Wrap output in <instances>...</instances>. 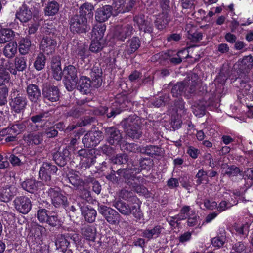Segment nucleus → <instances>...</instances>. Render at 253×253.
Instances as JSON below:
<instances>
[{
  "label": "nucleus",
  "instance_id": "19",
  "mask_svg": "<svg viewBox=\"0 0 253 253\" xmlns=\"http://www.w3.org/2000/svg\"><path fill=\"white\" fill-rule=\"evenodd\" d=\"M134 21L137 23L140 30L148 33H151L152 32V22L148 17L145 18L144 15H139L134 17Z\"/></svg>",
  "mask_w": 253,
  "mask_h": 253
},
{
  "label": "nucleus",
  "instance_id": "1",
  "mask_svg": "<svg viewBox=\"0 0 253 253\" xmlns=\"http://www.w3.org/2000/svg\"><path fill=\"white\" fill-rule=\"evenodd\" d=\"M139 122L138 117L134 115L125 119L122 122L126 134L133 139H139L142 135Z\"/></svg>",
  "mask_w": 253,
  "mask_h": 253
},
{
  "label": "nucleus",
  "instance_id": "28",
  "mask_svg": "<svg viewBox=\"0 0 253 253\" xmlns=\"http://www.w3.org/2000/svg\"><path fill=\"white\" fill-rule=\"evenodd\" d=\"M16 18L21 22H27L32 17L31 11L25 5H23L16 13Z\"/></svg>",
  "mask_w": 253,
  "mask_h": 253
},
{
  "label": "nucleus",
  "instance_id": "31",
  "mask_svg": "<svg viewBox=\"0 0 253 253\" xmlns=\"http://www.w3.org/2000/svg\"><path fill=\"white\" fill-rule=\"evenodd\" d=\"M106 30V26L103 24H98L95 25L92 30L91 36L93 39L103 41L102 38Z\"/></svg>",
  "mask_w": 253,
  "mask_h": 253
},
{
  "label": "nucleus",
  "instance_id": "60",
  "mask_svg": "<svg viewBox=\"0 0 253 253\" xmlns=\"http://www.w3.org/2000/svg\"><path fill=\"white\" fill-rule=\"evenodd\" d=\"M52 69L53 71V75L55 79L56 80H60L62 76L64 73L60 64H52Z\"/></svg>",
  "mask_w": 253,
  "mask_h": 253
},
{
  "label": "nucleus",
  "instance_id": "3",
  "mask_svg": "<svg viewBox=\"0 0 253 253\" xmlns=\"http://www.w3.org/2000/svg\"><path fill=\"white\" fill-rule=\"evenodd\" d=\"M53 174L59 175L57 167L50 163L43 162L39 172L40 178L48 184L51 181V175Z\"/></svg>",
  "mask_w": 253,
  "mask_h": 253
},
{
  "label": "nucleus",
  "instance_id": "63",
  "mask_svg": "<svg viewBox=\"0 0 253 253\" xmlns=\"http://www.w3.org/2000/svg\"><path fill=\"white\" fill-rule=\"evenodd\" d=\"M103 41L93 39L90 45V50L92 52H98L100 51L103 48Z\"/></svg>",
  "mask_w": 253,
  "mask_h": 253
},
{
  "label": "nucleus",
  "instance_id": "32",
  "mask_svg": "<svg viewBox=\"0 0 253 253\" xmlns=\"http://www.w3.org/2000/svg\"><path fill=\"white\" fill-rule=\"evenodd\" d=\"M94 7L89 3H85L82 5L80 8L79 15H83L87 18H90L93 16Z\"/></svg>",
  "mask_w": 253,
  "mask_h": 253
},
{
  "label": "nucleus",
  "instance_id": "22",
  "mask_svg": "<svg viewBox=\"0 0 253 253\" xmlns=\"http://www.w3.org/2000/svg\"><path fill=\"white\" fill-rule=\"evenodd\" d=\"M78 205L85 221L89 223H93L95 221L97 215L96 210L88 206H82L79 203Z\"/></svg>",
  "mask_w": 253,
  "mask_h": 253
},
{
  "label": "nucleus",
  "instance_id": "9",
  "mask_svg": "<svg viewBox=\"0 0 253 253\" xmlns=\"http://www.w3.org/2000/svg\"><path fill=\"white\" fill-rule=\"evenodd\" d=\"M52 204L56 208H65L68 205V199L62 192L54 188H50L48 191Z\"/></svg>",
  "mask_w": 253,
  "mask_h": 253
},
{
  "label": "nucleus",
  "instance_id": "18",
  "mask_svg": "<svg viewBox=\"0 0 253 253\" xmlns=\"http://www.w3.org/2000/svg\"><path fill=\"white\" fill-rule=\"evenodd\" d=\"M114 103L122 111L130 109L132 106H133L132 98L129 95H118Z\"/></svg>",
  "mask_w": 253,
  "mask_h": 253
},
{
  "label": "nucleus",
  "instance_id": "12",
  "mask_svg": "<svg viewBox=\"0 0 253 253\" xmlns=\"http://www.w3.org/2000/svg\"><path fill=\"white\" fill-rule=\"evenodd\" d=\"M141 169L137 168L132 164L130 165L127 164V167L123 169H119L117 171L116 174L120 177H123L126 182L132 178H134L135 175L140 172Z\"/></svg>",
  "mask_w": 253,
  "mask_h": 253
},
{
  "label": "nucleus",
  "instance_id": "37",
  "mask_svg": "<svg viewBox=\"0 0 253 253\" xmlns=\"http://www.w3.org/2000/svg\"><path fill=\"white\" fill-rule=\"evenodd\" d=\"M66 180H68L76 189H81L84 186L85 182L76 174H72Z\"/></svg>",
  "mask_w": 253,
  "mask_h": 253
},
{
  "label": "nucleus",
  "instance_id": "24",
  "mask_svg": "<svg viewBox=\"0 0 253 253\" xmlns=\"http://www.w3.org/2000/svg\"><path fill=\"white\" fill-rule=\"evenodd\" d=\"M91 88L92 85L90 79L85 76L81 77L78 83L77 89L82 93L87 94L91 92Z\"/></svg>",
  "mask_w": 253,
  "mask_h": 253
},
{
  "label": "nucleus",
  "instance_id": "49",
  "mask_svg": "<svg viewBox=\"0 0 253 253\" xmlns=\"http://www.w3.org/2000/svg\"><path fill=\"white\" fill-rule=\"evenodd\" d=\"M170 100L169 96L168 94H165L164 95L160 96L156 98L152 103L153 106L156 107H160L165 106L168 103Z\"/></svg>",
  "mask_w": 253,
  "mask_h": 253
},
{
  "label": "nucleus",
  "instance_id": "52",
  "mask_svg": "<svg viewBox=\"0 0 253 253\" xmlns=\"http://www.w3.org/2000/svg\"><path fill=\"white\" fill-rule=\"evenodd\" d=\"M52 227H56L61 224V220L55 212L50 213L46 222Z\"/></svg>",
  "mask_w": 253,
  "mask_h": 253
},
{
  "label": "nucleus",
  "instance_id": "33",
  "mask_svg": "<svg viewBox=\"0 0 253 253\" xmlns=\"http://www.w3.org/2000/svg\"><path fill=\"white\" fill-rule=\"evenodd\" d=\"M50 112V111L40 112L31 117L30 120L34 124L44 122L47 118L51 117Z\"/></svg>",
  "mask_w": 253,
  "mask_h": 253
},
{
  "label": "nucleus",
  "instance_id": "53",
  "mask_svg": "<svg viewBox=\"0 0 253 253\" xmlns=\"http://www.w3.org/2000/svg\"><path fill=\"white\" fill-rule=\"evenodd\" d=\"M78 79H70L69 78H65L64 84L66 88L69 91H72L76 88H77L78 83Z\"/></svg>",
  "mask_w": 253,
  "mask_h": 253
},
{
  "label": "nucleus",
  "instance_id": "59",
  "mask_svg": "<svg viewBox=\"0 0 253 253\" xmlns=\"http://www.w3.org/2000/svg\"><path fill=\"white\" fill-rule=\"evenodd\" d=\"M122 149L129 152H140L141 148L134 143H126L122 146Z\"/></svg>",
  "mask_w": 253,
  "mask_h": 253
},
{
  "label": "nucleus",
  "instance_id": "34",
  "mask_svg": "<svg viewBox=\"0 0 253 253\" xmlns=\"http://www.w3.org/2000/svg\"><path fill=\"white\" fill-rule=\"evenodd\" d=\"M185 88L186 86L184 81L177 82L172 87L171 93L173 97L178 98V97L181 96L183 93H186V91H185Z\"/></svg>",
  "mask_w": 253,
  "mask_h": 253
},
{
  "label": "nucleus",
  "instance_id": "40",
  "mask_svg": "<svg viewBox=\"0 0 253 253\" xmlns=\"http://www.w3.org/2000/svg\"><path fill=\"white\" fill-rule=\"evenodd\" d=\"M140 152L149 156H153L154 155H160L161 149L156 146L149 145L141 148Z\"/></svg>",
  "mask_w": 253,
  "mask_h": 253
},
{
  "label": "nucleus",
  "instance_id": "47",
  "mask_svg": "<svg viewBox=\"0 0 253 253\" xmlns=\"http://www.w3.org/2000/svg\"><path fill=\"white\" fill-rule=\"evenodd\" d=\"M10 80V76L7 69L3 68L2 64H0V86L8 83Z\"/></svg>",
  "mask_w": 253,
  "mask_h": 253
},
{
  "label": "nucleus",
  "instance_id": "51",
  "mask_svg": "<svg viewBox=\"0 0 253 253\" xmlns=\"http://www.w3.org/2000/svg\"><path fill=\"white\" fill-rule=\"evenodd\" d=\"M9 89L7 86L0 87V106H6Z\"/></svg>",
  "mask_w": 253,
  "mask_h": 253
},
{
  "label": "nucleus",
  "instance_id": "55",
  "mask_svg": "<svg viewBox=\"0 0 253 253\" xmlns=\"http://www.w3.org/2000/svg\"><path fill=\"white\" fill-rule=\"evenodd\" d=\"M122 112L121 109L114 103L111 107H108L106 117L108 119L114 118Z\"/></svg>",
  "mask_w": 253,
  "mask_h": 253
},
{
  "label": "nucleus",
  "instance_id": "27",
  "mask_svg": "<svg viewBox=\"0 0 253 253\" xmlns=\"http://www.w3.org/2000/svg\"><path fill=\"white\" fill-rule=\"evenodd\" d=\"M41 185V182L34 179H28L23 181L21 184V186L23 189L31 193H34L37 191L39 187Z\"/></svg>",
  "mask_w": 253,
  "mask_h": 253
},
{
  "label": "nucleus",
  "instance_id": "2",
  "mask_svg": "<svg viewBox=\"0 0 253 253\" xmlns=\"http://www.w3.org/2000/svg\"><path fill=\"white\" fill-rule=\"evenodd\" d=\"M28 100L25 95L19 90L13 89L9 99L11 109L16 113L23 112L27 105Z\"/></svg>",
  "mask_w": 253,
  "mask_h": 253
},
{
  "label": "nucleus",
  "instance_id": "41",
  "mask_svg": "<svg viewBox=\"0 0 253 253\" xmlns=\"http://www.w3.org/2000/svg\"><path fill=\"white\" fill-rule=\"evenodd\" d=\"M16 42H12L7 44L4 49V54L8 58L12 57L17 52Z\"/></svg>",
  "mask_w": 253,
  "mask_h": 253
},
{
  "label": "nucleus",
  "instance_id": "48",
  "mask_svg": "<svg viewBox=\"0 0 253 253\" xmlns=\"http://www.w3.org/2000/svg\"><path fill=\"white\" fill-rule=\"evenodd\" d=\"M243 178L246 181L245 184L246 187L252 186L253 184V168L248 169L245 171Z\"/></svg>",
  "mask_w": 253,
  "mask_h": 253
},
{
  "label": "nucleus",
  "instance_id": "57",
  "mask_svg": "<svg viewBox=\"0 0 253 253\" xmlns=\"http://www.w3.org/2000/svg\"><path fill=\"white\" fill-rule=\"evenodd\" d=\"M187 225L189 227H194L196 226L197 228L198 227L201 228L200 217L198 215L195 214H191L187 219Z\"/></svg>",
  "mask_w": 253,
  "mask_h": 253
},
{
  "label": "nucleus",
  "instance_id": "14",
  "mask_svg": "<svg viewBox=\"0 0 253 253\" xmlns=\"http://www.w3.org/2000/svg\"><path fill=\"white\" fill-rule=\"evenodd\" d=\"M14 203L15 209L22 214L28 213L31 209V202L27 197H17L14 200Z\"/></svg>",
  "mask_w": 253,
  "mask_h": 253
},
{
  "label": "nucleus",
  "instance_id": "10",
  "mask_svg": "<svg viewBox=\"0 0 253 253\" xmlns=\"http://www.w3.org/2000/svg\"><path fill=\"white\" fill-rule=\"evenodd\" d=\"M112 11L113 15L116 16L119 13H124L129 11L134 6L135 0H130L128 3L126 4L125 0H113Z\"/></svg>",
  "mask_w": 253,
  "mask_h": 253
},
{
  "label": "nucleus",
  "instance_id": "39",
  "mask_svg": "<svg viewBox=\"0 0 253 253\" xmlns=\"http://www.w3.org/2000/svg\"><path fill=\"white\" fill-rule=\"evenodd\" d=\"M59 9V4L55 1L48 2L45 8V15L53 16L57 14Z\"/></svg>",
  "mask_w": 253,
  "mask_h": 253
},
{
  "label": "nucleus",
  "instance_id": "8",
  "mask_svg": "<svg viewBox=\"0 0 253 253\" xmlns=\"http://www.w3.org/2000/svg\"><path fill=\"white\" fill-rule=\"evenodd\" d=\"M103 137L102 132L99 130L90 131L87 132L82 139L84 147L91 148L96 146Z\"/></svg>",
  "mask_w": 253,
  "mask_h": 253
},
{
  "label": "nucleus",
  "instance_id": "25",
  "mask_svg": "<svg viewBox=\"0 0 253 253\" xmlns=\"http://www.w3.org/2000/svg\"><path fill=\"white\" fill-rule=\"evenodd\" d=\"M19 148H15L12 150V153L7 152L6 153L5 158L6 159H9L11 164L14 166H19L23 164L21 162V158L23 155L18 153Z\"/></svg>",
  "mask_w": 253,
  "mask_h": 253
},
{
  "label": "nucleus",
  "instance_id": "5",
  "mask_svg": "<svg viewBox=\"0 0 253 253\" xmlns=\"http://www.w3.org/2000/svg\"><path fill=\"white\" fill-rule=\"evenodd\" d=\"M106 141L111 145H120L123 139L120 130L114 126L103 127L102 128Z\"/></svg>",
  "mask_w": 253,
  "mask_h": 253
},
{
  "label": "nucleus",
  "instance_id": "16",
  "mask_svg": "<svg viewBox=\"0 0 253 253\" xmlns=\"http://www.w3.org/2000/svg\"><path fill=\"white\" fill-rule=\"evenodd\" d=\"M70 152L67 148L59 150L52 154L53 160L60 167H64L70 160Z\"/></svg>",
  "mask_w": 253,
  "mask_h": 253
},
{
  "label": "nucleus",
  "instance_id": "44",
  "mask_svg": "<svg viewBox=\"0 0 253 253\" xmlns=\"http://www.w3.org/2000/svg\"><path fill=\"white\" fill-rule=\"evenodd\" d=\"M187 49H183L179 51L174 57L169 58V61L172 63H180L181 62H185L183 59L187 58L189 55Z\"/></svg>",
  "mask_w": 253,
  "mask_h": 253
},
{
  "label": "nucleus",
  "instance_id": "64",
  "mask_svg": "<svg viewBox=\"0 0 253 253\" xmlns=\"http://www.w3.org/2000/svg\"><path fill=\"white\" fill-rule=\"evenodd\" d=\"M127 45L130 47L131 52L135 51L140 45V41L137 37H133L127 43Z\"/></svg>",
  "mask_w": 253,
  "mask_h": 253
},
{
  "label": "nucleus",
  "instance_id": "13",
  "mask_svg": "<svg viewBox=\"0 0 253 253\" xmlns=\"http://www.w3.org/2000/svg\"><path fill=\"white\" fill-rule=\"evenodd\" d=\"M42 95L45 102L47 101L54 102L59 99L60 92L57 86L54 85H46L42 89Z\"/></svg>",
  "mask_w": 253,
  "mask_h": 253
},
{
  "label": "nucleus",
  "instance_id": "21",
  "mask_svg": "<svg viewBox=\"0 0 253 253\" xmlns=\"http://www.w3.org/2000/svg\"><path fill=\"white\" fill-rule=\"evenodd\" d=\"M163 227L160 225H156L153 228L149 227L146 229L142 230V236L148 241L156 239L159 237L162 231Z\"/></svg>",
  "mask_w": 253,
  "mask_h": 253
},
{
  "label": "nucleus",
  "instance_id": "62",
  "mask_svg": "<svg viewBox=\"0 0 253 253\" xmlns=\"http://www.w3.org/2000/svg\"><path fill=\"white\" fill-rule=\"evenodd\" d=\"M45 209H39L37 211V218L41 223H46L49 214Z\"/></svg>",
  "mask_w": 253,
  "mask_h": 253
},
{
  "label": "nucleus",
  "instance_id": "42",
  "mask_svg": "<svg viewBox=\"0 0 253 253\" xmlns=\"http://www.w3.org/2000/svg\"><path fill=\"white\" fill-rule=\"evenodd\" d=\"M235 65H237V67H236V69H238V70L237 71V74H238V76H237L235 74V70H232L231 74H234V76L236 78L242 77V74H246V73H248L249 72L250 70V66L251 67L253 66V64H249L247 66V68H246L247 64H235L234 65V69H236Z\"/></svg>",
  "mask_w": 253,
  "mask_h": 253
},
{
  "label": "nucleus",
  "instance_id": "11",
  "mask_svg": "<svg viewBox=\"0 0 253 253\" xmlns=\"http://www.w3.org/2000/svg\"><path fill=\"white\" fill-rule=\"evenodd\" d=\"M133 27L129 24L118 25L114 29V37L119 41H124L132 34Z\"/></svg>",
  "mask_w": 253,
  "mask_h": 253
},
{
  "label": "nucleus",
  "instance_id": "7",
  "mask_svg": "<svg viewBox=\"0 0 253 253\" xmlns=\"http://www.w3.org/2000/svg\"><path fill=\"white\" fill-rule=\"evenodd\" d=\"M57 46V41L53 34L44 36L41 41L40 48L47 54H52Z\"/></svg>",
  "mask_w": 253,
  "mask_h": 253
},
{
  "label": "nucleus",
  "instance_id": "17",
  "mask_svg": "<svg viewBox=\"0 0 253 253\" xmlns=\"http://www.w3.org/2000/svg\"><path fill=\"white\" fill-rule=\"evenodd\" d=\"M200 80L198 76L195 73H191L188 75L184 80L186 86L185 91L188 93H194L196 92L197 87L200 84Z\"/></svg>",
  "mask_w": 253,
  "mask_h": 253
},
{
  "label": "nucleus",
  "instance_id": "23",
  "mask_svg": "<svg viewBox=\"0 0 253 253\" xmlns=\"http://www.w3.org/2000/svg\"><path fill=\"white\" fill-rule=\"evenodd\" d=\"M26 91L29 100L34 103L38 102L40 100L41 95L39 87L34 84H30L27 86Z\"/></svg>",
  "mask_w": 253,
  "mask_h": 253
},
{
  "label": "nucleus",
  "instance_id": "6",
  "mask_svg": "<svg viewBox=\"0 0 253 253\" xmlns=\"http://www.w3.org/2000/svg\"><path fill=\"white\" fill-rule=\"evenodd\" d=\"M87 28V18L76 14L70 18V28L73 32L84 33Z\"/></svg>",
  "mask_w": 253,
  "mask_h": 253
},
{
  "label": "nucleus",
  "instance_id": "20",
  "mask_svg": "<svg viewBox=\"0 0 253 253\" xmlns=\"http://www.w3.org/2000/svg\"><path fill=\"white\" fill-rule=\"evenodd\" d=\"M112 15H113L112 6L105 5L96 10L95 18L97 22L101 23L107 21Z\"/></svg>",
  "mask_w": 253,
  "mask_h": 253
},
{
  "label": "nucleus",
  "instance_id": "15",
  "mask_svg": "<svg viewBox=\"0 0 253 253\" xmlns=\"http://www.w3.org/2000/svg\"><path fill=\"white\" fill-rule=\"evenodd\" d=\"M17 189L13 185H6L0 188V201L8 202L16 195Z\"/></svg>",
  "mask_w": 253,
  "mask_h": 253
},
{
  "label": "nucleus",
  "instance_id": "50",
  "mask_svg": "<svg viewBox=\"0 0 253 253\" xmlns=\"http://www.w3.org/2000/svg\"><path fill=\"white\" fill-rule=\"evenodd\" d=\"M63 72L65 74V78H69L70 79H78L77 73V71L75 67L72 65H69L68 66L66 67Z\"/></svg>",
  "mask_w": 253,
  "mask_h": 253
},
{
  "label": "nucleus",
  "instance_id": "29",
  "mask_svg": "<svg viewBox=\"0 0 253 253\" xmlns=\"http://www.w3.org/2000/svg\"><path fill=\"white\" fill-rule=\"evenodd\" d=\"M112 206L116 208L121 214L126 216L130 215L131 206L121 200H116L113 202Z\"/></svg>",
  "mask_w": 253,
  "mask_h": 253
},
{
  "label": "nucleus",
  "instance_id": "45",
  "mask_svg": "<svg viewBox=\"0 0 253 253\" xmlns=\"http://www.w3.org/2000/svg\"><path fill=\"white\" fill-rule=\"evenodd\" d=\"M169 18L168 17V13L163 12L160 16L159 18H157L156 20V24L159 29H163L169 23Z\"/></svg>",
  "mask_w": 253,
  "mask_h": 253
},
{
  "label": "nucleus",
  "instance_id": "38",
  "mask_svg": "<svg viewBox=\"0 0 253 253\" xmlns=\"http://www.w3.org/2000/svg\"><path fill=\"white\" fill-rule=\"evenodd\" d=\"M14 32L9 29H3L0 30V43H4L9 42L14 37Z\"/></svg>",
  "mask_w": 253,
  "mask_h": 253
},
{
  "label": "nucleus",
  "instance_id": "26",
  "mask_svg": "<svg viewBox=\"0 0 253 253\" xmlns=\"http://www.w3.org/2000/svg\"><path fill=\"white\" fill-rule=\"evenodd\" d=\"M43 133L42 132H32L24 135V140L30 145H38L43 140Z\"/></svg>",
  "mask_w": 253,
  "mask_h": 253
},
{
  "label": "nucleus",
  "instance_id": "4",
  "mask_svg": "<svg viewBox=\"0 0 253 253\" xmlns=\"http://www.w3.org/2000/svg\"><path fill=\"white\" fill-rule=\"evenodd\" d=\"M78 153L80 157V165L82 169H85L95 164L96 156L94 149H82L78 151Z\"/></svg>",
  "mask_w": 253,
  "mask_h": 253
},
{
  "label": "nucleus",
  "instance_id": "46",
  "mask_svg": "<svg viewBox=\"0 0 253 253\" xmlns=\"http://www.w3.org/2000/svg\"><path fill=\"white\" fill-rule=\"evenodd\" d=\"M31 44V41L29 39L26 38L21 39L19 47V50L21 54H25L28 53Z\"/></svg>",
  "mask_w": 253,
  "mask_h": 253
},
{
  "label": "nucleus",
  "instance_id": "30",
  "mask_svg": "<svg viewBox=\"0 0 253 253\" xmlns=\"http://www.w3.org/2000/svg\"><path fill=\"white\" fill-rule=\"evenodd\" d=\"M82 235L89 241H94L96 236V229L92 226L84 225L81 228Z\"/></svg>",
  "mask_w": 253,
  "mask_h": 253
},
{
  "label": "nucleus",
  "instance_id": "58",
  "mask_svg": "<svg viewBox=\"0 0 253 253\" xmlns=\"http://www.w3.org/2000/svg\"><path fill=\"white\" fill-rule=\"evenodd\" d=\"M115 164L122 165L127 163L128 161V156L125 153L117 154L112 160Z\"/></svg>",
  "mask_w": 253,
  "mask_h": 253
},
{
  "label": "nucleus",
  "instance_id": "56",
  "mask_svg": "<svg viewBox=\"0 0 253 253\" xmlns=\"http://www.w3.org/2000/svg\"><path fill=\"white\" fill-rule=\"evenodd\" d=\"M224 169H225L224 174L227 175L229 177L237 176L241 172L239 168L235 165H227L226 168Z\"/></svg>",
  "mask_w": 253,
  "mask_h": 253
},
{
  "label": "nucleus",
  "instance_id": "54",
  "mask_svg": "<svg viewBox=\"0 0 253 253\" xmlns=\"http://www.w3.org/2000/svg\"><path fill=\"white\" fill-rule=\"evenodd\" d=\"M80 190L79 193V197L78 198L79 201H85L86 202H90L92 201V197L91 196L90 192L86 188L83 187L79 189Z\"/></svg>",
  "mask_w": 253,
  "mask_h": 253
},
{
  "label": "nucleus",
  "instance_id": "43",
  "mask_svg": "<svg viewBox=\"0 0 253 253\" xmlns=\"http://www.w3.org/2000/svg\"><path fill=\"white\" fill-rule=\"evenodd\" d=\"M249 248L244 243L238 242L232 246L230 253H249Z\"/></svg>",
  "mask_w": 253,
  "mask_h": 253
},
{
  "label": "nucleus",
  "instance_id": "36",
  "mask_svg": "<svg viewBox=\"0 0 253 253\" xmlns=\"http://www.w3.org/2000/svg\"><path fill=\"white\" fill-rule=\"evenodd\" d=\"M193 113L199 117L205 114L206 107L203 101L199 100L195 102L192 106Z\"/></svg>",
  "mask_w": 253,
  "mask_h": 253
},
{
  "label": "nucleus",
  "instance_id": "61",
  "mask_svg": "<svg viewBox=\"0 0 253 253\" xmlns=\"http://www.w3.org/2000/svg\"><path fill=\"white\" fill-rule=\"evenodd\" d=\"M130 211V214H132L137 220H140L143 217V214L140 209V205H137L131 206Z\"/></svg>",
  "mask_w": 253,
  "mask_h": 253
},
{
  "label": "nucleus",
  "instance_id": "35",
  "mask_svg": "<svg viewBox=\"0 0 253 253\" xmlns=\"http://www.w3.org/2000/svg\"><path fill=\"white\" fill-rule=\"evenodd\" d=\"M120 215L115 210H109L107 214L104 216L107 221L111 224L116 225L119 223Z\"/></svg>",
  "mask_w": 253,
  "mask_h": 253
}]
</instances>
